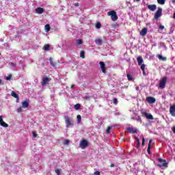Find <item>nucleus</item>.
<instances>
[{"mask_svg":"<svg viewBox=\"0 0 175 175\" xmlns=\"http://www.w3.org/2000/svg\"><path fill=\"white\" fill-rule=\"evenodd\" d=\"M23 111V107H19L17 109V113H21Z\"/></svg>","mask_w":175,"mask_h":175,"instance_id":"obj_31","label":"nucleus"},{"mask_svg":"<svg viewBox=\"0 0 175 175\" xmlns=\"http://www.w3.org/2000/svg\"><path fill=\"white\" fill-rule=\"evenodd\" d=\"M11 95H12V96H13V98H18V95H17V93L15 92L14 91H12L11 92Z\"/></svg>","mask_w":175,"mask_h":175,"instance_id":"obj_24","label":"nucleus"},{"mask_svg":"<svg viewBox=\"0 0 175 175\" xmlns=\"http://www.w3.org/2000/svg\"><path fill=\"white\" fill-rule=\"evenodd\" d=\"M36 13H37L38 14H42V13H44V9L42 8H38L37 9H36Z\"/></svg>","mask_w":175,"mask_h":175,"instance_id":"obj_16","label":"nucleus"},{"mask_svg":"<svg viewBox=\"0 0 175 175\" xmlns=\"http://www.w3.org/2000/svg\"><path fill=\"white\" fill-rule=\"evenodd\" d=\"M64 145L69 144V140H68V139L64 140Z\"/></svg>","mask_w":175,"mask_h":175,"instance_id":"obj_39","label":"nucleus"},{"mask_svg":"<svg viewBox=\"0 0 175 175\" xmlns=\"http://www.w3.org/2000/svg\"><path fill=\"white\" fill-rule=\"evenodd\" d=\"M136 1H137V2H139V1H140V0H136Z\"/></svg>","mask_w":175,"mask_h":175,"instance_id":"obj_52","label":"nucleus"},{"mask_svg":"<svg viewBox=\"0 0 175 175\" xmlns=\"http://www.w3.org/2000/svg\"><path fill=\"white\" fill-rule=\"evenodd\" d=\"M135 139L137 142V148H138L139 147H140V139H139L137 137H135Z\"/></svg>","mask_w":175,"mask_h":175,"instance_id":"obj_22","label":"nucleus"},{"mask_svg":"<svg viewBox=\"0 0 175 175\" xmlns=\"http://www.w3.org/2000/svg\"><path fill=\"white\" fill-rule=\"evenodd\" d=\"M12 79V75L10 74L8 77H5V80H10Z\"/></svg>","mask_w":175,"mask_h":175,"instance_id":"obj_36","label":"nucleus"},{"mask_svg":"<svg viewBox=\"0 0 175 175\" xmlns=\"http://www.w3.org/2000/svg\"><path fill=\"white\" fill-rule=\"evenodd\" d=\"M99 64L103 73H106V66L105 64V62H100Z\"/></svg>","mask_w":175,"mask_h":175,"instance_id":"obj_12","label":"nucleus"},{"mask_svg":"<svg viewBox=\"0 0 175 175\" xmlns=\"http://www.w3.org/2000/svg\"><path fill=\"white\" fill-rule=\"evenodd\" d=\"M49 62H50V64L52 66H55V64H54V62H53V59L51 57L49 58Z\"/></svg>","mask_w":175,"mask_h":175,"instance_id":"obj_30","label":"nucleus"},{"mask_svg":"<svg viewBox=\"0 0 175 175\" xmlns=\"http://www.w3.org/2000/svg\"><path fill=\"white\" fill-rule=\"evenodd\" d=\"M143 117H146L148 120H154V116L151 113H148L147 112H142Z\"/></svg>","mask_w":175,"mask_h":175,"instance_id":"obj_8","label":"nucleus"},{"mask_svg":"<svg viewBox=\"0 0 175 175\" xmlns=\"http://www.w3.org/2000/svg\"><path fill=\"white\" fill-rule=\"evenodd\" d=\"M172 3L174 4L175 3V0H172Z\"/></svg>","mask_w":175,"mask_h":175,"instance_id":"obj_48","label":"nucleus"},{"mask_svg":"<svg viewBox=\"0 0 175 175\" xmlns=\"http://www.w3.org/2000/svg\"><path fill=\"white\" fill-rule=\"evenodd\" d=\"M65 121L66 124V128H70V126H73V120L69 118L68 117H65Z\"/></svg>","mask_w":175,"mask_h":175,"instance_id":"obj_4","label":"nucleus"},{"mask_svg":"<svg viewBox=\"0 0 175 175\" xmlns=\"http://www.w3.org/2000/svg\"><path fill=\"white\" fill-rule=\"evenodd\" d=\"M102 27V25H100V23H97L96 24V28L97 29H99V28H100Z\"/></svg>","mask_w":175,"mask_h":175,"instance_id":"obj_29","label":"nucleus"},{"mask_svg":"<svg viewBox=\"0 0 175 175\" xmlns=\"http://www.w3.org/2000/svg\"><path fill=\"white\" fill-rule=\"evenodd\" d=\"M37 135L36 132H33V137H36Z\"/></svg>","mask_w":175,"mask_h":175,"instance_id":"obj_43","label":"nucleus"},{"mask_svg":"<svg viewBox=\"0 0 175 175\" xmlns=\"http://www.w3.org/2000/svg\"><path fill=\"white\" fill-rule=\"evenodd\" d=\"M94 175H100V172L96 171L94 172Z\"/></svg>","mask_w":175,"mask_h":175,"instance_id":"obj_41","label":"nucleus"},{"mask_svg":"<svg viewBox=\"0 0 175 175\" xmlns=\"http://www.w3.org/2000/svg\"><path fill=\"white\" fill-rule=\"evenodd\" d=\"M0 125L3 126V128H8L9 126V124L3 121V116H0Z\"/></svg>","mask_w":175,"mask_h":175,"instance_id":"obj_9","label":"nucleus"},{"mask_svg":"<svg viewBox=\"0 0 175 175\" xmlns=\"http://www.w3.org/2000/svg\"><path fill=\"white\" fill-rule=\"evenodd\" d=\"M146 100L148 102V103H155L157 102V99L152 96H148L146 98Z\"/></svg>","mask_w":175,"mask_h":175,"instance_id":"obj_11","label":"nucleus"},{"mask_svg":"<svg viewBox=\"0 0 175 175\" xmlns=\"http://www.w3.org/2000/svg\"><path fill=\"white\" fill-rule=\"evenodd\" d=\"M1 83H2V80L0 79V84H1Z\"/></svg>","mask_w":175,"mask_h":175,"instance_id":"obj_51","label":"nucleus"},{"mask_svg":"<svg viewBox=\"0 0 175 175\" xmlns=\"http://www.w3.org/2000/svg\"><path fill=\"white\" fill-rule=\"evenodd\" d=\"M79 146L82 150H85L88 147V142L86 139H83L80 142Z\"/></svg>","mask_w":175,"mask_h":175,"instance_id":"obj_5","label":"nucleus"},{"mask_svg":"<svg viewBox=\"0 0 175 175\" xmlns=\"http://www.w3.org/2000/svg\"><path fill=\"white\" fill-rule=\"evenodd\" d=\"M77 118L78 122H81V116L78 115Z\"/></svg>","mask_w":175,"mask_h":175,"instance_id":"obj_32","label":"nucleus"},{"mask_svg":"<svg viewBox=\"0 0 175 175\" xmlns=\"http://www.w3.org/2000/svg\"><path fill=\"white\" fill-rule=\"evenodd\" d=\"M139 66H141V70H142L143 76H147V73L146 72V64H143V57L142 56H139L137 59Z\"/></svg>","mask_w":175,"mask_h":175,"instance_id":"obj_1","label":"nucleus"},{"mask_svg":"<svg viewBox=\"0 0 175 175\" xmlns=\"http://www.w3.org/2000/svg\"><path fill=\"white\" fill-rule=\"evenodd\" d=\"M110 131H111V126H108L106 130V133H110Z\"/></svg>","mask_w":175,"mask_h":175,"instance_id":"obj_33","label":"nucleus"},{"mask_svg":"<svg viewBox=\"0 0 175 175\" xmlns=\"http://www.w3.org/2000/svg\"><path fill=\"white\" fill-rule=\"evenodd\" d=\"M146 144V139L144 137L142 138V146H144Z\"/></svg>","mask_w":175,"mask_h":175,"instance_id":"obj_40","label":"nucleus"},{"mask_svg":"<svg viewBox=\"0 0 175 175\" xmlns=\"http://www.w3.org/2000/svg\"><path fill=\"white\" fill-rule=\"evenodd\" d=\"M44 28H45V31L49 32L50 31V25H46Z\"/></svg>","mask_w":175,"mask_h":175,"instance_id":"obj_27","label":"nucleus"},{"mask_svg":"<svg viewBox=\"0 0 175 175\" xmlns=\"http://www.w3.org/2000/svg\"><path fill=\"white\" fill-rule=\"evenodd\" d=\"M141 36H146L147 35V27L143 28L140 31Z\"/></svg>","mask_w":175,"mask_h":175,"instance_id":"obj_15","label":"nucleus"},{"mask_svg":"<svg viewBox=\"0 0 175 175\" xmlns=\"http://www.w3.org/2000/svg\"><path fill=\"white\" fill-rule=\"evenodd\" d=\"M81 107V105H80V104H76L74 106V109H75V110H79V109H80Z\"/></svg>","mask_w":175,"mask_h":175,"instance_id":"obj_28","label":"nucleus"},{"mask_svg":"<svg viewBox=\"0 0 175 175\" xmlns=\"http://www.w3.org/2000/svg\"><path fill=\"white\" fill-rule=\"evenodd\" d=\"M75 5V6H79V3H77Z\"/></svg>","mask_w":175,"mask_h":175,"instance_id":"obj_49","label":"nucleus"},{"mask_svg":"<svg viewBox=\"0 0 175 175\" xmlns=\"http://www.w3.org/2000/svg\"><path fill=\"white\" fill-rule=\"evenodd\" d=\"M158 161L160 164H158L157 166L159 167H167V163L166 162V160L163 159H158Z\"/></svg>","mask_w":175,"mask_h":175,"instance_id":"obj_3","label":"nucleus"},{"mask_svg":"<svg viewBox=\"0 0 175 175\" xmlns=\"http://www.w3.org/2000/svg\"><path fill=\"white\" fill-rule=\"evenodd\" d=\"M108 16H111L112 21H117L118 16H117V13L116 11H110L107 12Z\"/></svg>","mask_w":175,"mask_h":175,"instance_id":"obj_2","label":"nucleus"},{"mask_svg":"<svg viewBox=\"0 0 175 175\" xmlns=\"http://www.w3.org/2000/svg\"><path fill=\"white\" fill-rule=\"evenodd\" d=\"M166 81H167V78L164 77L162 80L160 81L159 87H160V88H165V87H166Z\"/></svg>","mask_w":175,"mask_h":175,"instance_id":"obj_6","label":"nucleus"},{"mask_svg":"<svg viewBox=\"0 0 175 175\" xmlns=\"http://www.w3.org/2000/svg\"><path fill=\"white\" fill-rule=\"evenodd\" d=\"M129 131H130V132H132V128H129Z\"/></svg>","mask_w":175,"mask_h":175,"instance_id":"obj_47","label":"nucleus"},{"mask_svg":"<svg viewBox=\"0 0 175 175\" xmlns=\"http://www.w3.org/2000/svg\"><path fill=\"white\" fill-rule=\"evenodd\" d=\"M55 173L57 174V175H59L61 174V170H58V169H56L55 170Z\"/></svg>","mask_w":175,"mask_h":175,"instance_id":"obj_37","label":"nucleus"},{"mask_svg":"<svg viewBox=\"0 0 175 175\" xmlns=\"http://www.w3.org/2000/svg\"><path fill=\"white\" fill-rule=\"evenodd\" d=\"M8 66H10V69H13V70H14V69H16V63L10 62L8 64Z\"/></svg>","mask_w":175,"mask_h":175,"instance_id":"obj_18","label":"nucleus"},{"mask_svg":"<svg viewBox=\"0 0 175 175\" xmlns=\"http://www.w3.org/2000/svg\"><path fill=\"white\" fill-rule=\"evenodd\" d=\"M159 28H160V29H165V26H163V25H160V26H159Z\"/></svg>","mask_w":175,"mask_h":175,"instance_id":"obj_42","label":"nucleus"},{"mask_svg":"<svg viewBox=\"0 0 175 175\" xmlns=\"http://www.w3.org/2000/svg\"><path fill=\"white\" fill-rule=\"evenodd\" d=\"M146 6L148 9L150 10V12H155V10H157V5L155 4H146Z\"/></svg>","mask_w":175,"mask_h":175,"instance_id":"obj_10","label":"nucleus"},{"mask_svg":"<svg viewBox=\"0 0 175 175\" xmlns=\"http://www.w3.org/2000/svg\"><path fill=\"white\" fill-rule=\"evenodd\" d=\"M172 131L174 132V133L175 134V126L172 127Z\"/></svg>","mask_w":175,"mask_h":175,"instance_id":"obj_46","label":"nucleus"},{"mask_svg":"<svg viewBox=\"0 0 175 175\" xmlns=\"http://www.w3.org/2000/svg\"><path fill=\"white\" fill-rule=\"evenodd\" d=\"M127 7L129 8V9H131V3L130 2L127 3Z\"/></svg>","mask_w":175,"mask_h":175,"instance_id":"obj_44","label":"nucleus"},{"mask_svg":"<svg viewBox=\"0 0 175 175\" xmlns=\"http://www.w3.org/2000/svg\"><path fill=\"white\" fill-rule=\"evenodd\" d=\"M161 16H162V8H158L157 11L154 14V19L158 20V18H159V17H161Z\"/></svg>","mask_w":175,"mask_h":175,"instance_id":"obj_7","label":"nucleus"},{"mask_svg":"<svg viewBox=\"0 0 175 175\" xmlns=\"http://www.w3.org/2000/svg\"><path fill=\"white\" fill-rule=\"evenodd\" d=\"M113 102L114 105H117L118 103L117 98H113Z\"/></svg>","mask_w":175,"mask_h":175,"instance_id":"obj_38","label":"nucleus"},{"mask_svg":"<svg viewBox=\"0 0 175 175\" xmlns=\"http://www.w3.org/2000/svg\"><path fill=\"white\" fill-rule=\"evenodd\" d=\"M71 88H73V85L71 86Z\"/></svg>","mask_w":175,"mask_h":175,"instance_id":"obj_53","label":"nucleus"},{"mask_svg":"<svg viewBox=\"0 0 175 175\" xmlns=\"http://www.w3.org/2000/svg\"><path fill=\"white\" fill-rule=\"evenodd\" d=\"M28 106H29V103H28V102L23 101L22 103V107H23V109H27V107H28Z\"/></svg>","mask_w":175,"mask_h":175,"instance_id":"obj_20","label":"nucleus"},{"mask_svg":"<svg viewBox=\"0 0 175 175\" xmlns=\"http://www.w3.org/2000/svg\"><path fill=\"white\" fill-rule=\"evenodd\" d=\"M170 113L171 116H172V117H175V105H172L170 107Z\"/></svg>","mask_w":175,"mask_h":175,"instance_id":"obj_13","label":"nucleus"},{"mask_svg":"<svg viewBox=\"0 0 175 175\" xmlns=\"http://www.w3.org/2000/svg\"><path fill=\"white\" fill-rule=\"evenodd\" d=\"M158 58L161 61H166L167 59V57L162 56V55H158Z\"/></svg>","mask_w":175,"mask_h":175,"instance_id":"obj_21","label":"nucleus"},{"mask_svg":"<svg viewBox=\"0 0 175 175\" xmlns=\"http://www.w3.org/2000/svg\"><path fill=\"white\" fill-rule=\"evenodd\" d=\"M16 103H18V97L16 98Z\"/></svg>","mask_w":175,"mask_h":175,"instance_id":"obj_50","label":"nucleus"},{"mask_svg":"<svg viewBox=\"0 0 175 175\" xmlns=\"http://www.w3.org/2000/svg\"><path fill=\"white\" fill-rule=\"evenodd\" d=\"M0 55H1V53H0Z\"/></svg>","mask_w":175,"mask_h":175,"instance_id":"obj_54","label":"nucleus"},{"mask_svg":"<svg viewBox=\"0 0 175 175\" xmlns=\"http://www.w3.org/2000/svg\"><path fill=\"white\" fill-rule=\"evenodd\" d=\"M132 133H137V130H133Z\"/></svg>","mask_w":175,"mask_h":175,"instance_id":"obj_45","label":"nucleus"},{"mask_svg":"<svg viewBox=\"0 0 175 175\" xmlns=\"http://www.w3.org/2000/svg\"><path fill=\"white\" fill-rule=\"evenodd\" d=\"M127 79L128 80L132 81V76L131 75V74L127 73Z\"/></svg>","mask_w":175,"mask_h":175,"instance_id":"obj_35","label":"nucleus"},{"mask_svg":"<svg viewBox=\"0 0 175 175\" xmlns=\"http://www.w3.org/2000/svg\"><path fill=\"white\" fill-rule=\"evenodd\" d=\"M77 44H83V40L81 39L77 40Z\"/></svg>","mask_w":175,"mask_h":175,"instance_id":"obj_34","label":"nucleus"},{"mask_svg":"<svg viewBox=\"0 0 175 175\" xmlns=\"http://www.w3.org/2000/svg\"><path fill=\"white\" fill-rule=\"evenodd\" d=\"M49 81H50V79L49 77H44L42 78V85H46V84H48L49 83Z\"/></svg>","mask_w":175,"mask_h":175,"instance_id":"obj_14","label":"nucleus"},{"mask_svg":"<svg viewBox=\"0 0 175 175\" xmlns=\"http://www.w3.org/2000/svg\"><path fill=\"white\" fill-rule=\"evenodd\" d=\"M43 50H44V51H49V50H50V45L45 44L43 47Z\"/></svg>","mask_w":175,"mask_h":175,"instance_id":"obj_23","label":"nucleus"},{"mask_svg":"<svg viewBox=\"0 0 175 175\" xmlns=\"http://www.w3.org/2000/svg\"><path fill=\"white\" fill-rule=\"evenodd\" d=\"M80 57H81V58H83V59L85 58V52H84V51H81V53H80Z\"/></svg>","mask_w":175,"mask_h":175,"instance_id":"obj_26","label":"nucleus"},{"mask_svg":"<svg viewBox=\"0 0 175 175\" xmlns=\"http://www.w3.org/2000/svg\"><path fill=\"white\" fill-rule=\"evenodd\" d=\"M165 2H166V0H157V3L159 5H165Z\"/></svg>","mask_w":175,"mask_h":175,"instance_id":"obj_25","label":"nucleus"},{"mask_svg":"<svg viewBox=\"0 0 175 175\" xmlns=\"http://www.w3.org/2000/svg\"><path fill=\"white\" fill-rule=\"evenodd\" d=\"M151 143H152V139H150L148 146V154H151Z\"/></svg>","mask_w":175,"mask_h":175,"instance_id":"obj_17","label":"nucleus"},{"mask_svg":"<svg viewBox=\"0 0 175 175\" xmlns=\"http://www.w3.org/2000/svg\"><path fill=\"white\" fill-rule=\"evenodd\" d=\"M95 43L97 46H102L103 41L101 39L98 38L95 40Z\"/></svg>","mask_w":175,"mask_h":175,"instance_id":"obj_19","label":"nucleus"}]
</instances>
